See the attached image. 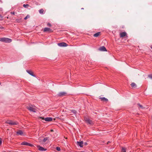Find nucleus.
Listing matches in <instances>:
<instances>
[{
  "mask_svg": "<svg viewBox=\"0 0 152 152\" xmlns=\"http://www.w3.org/2000/svg\"><path fill=\"white\" fill-rule=\"evenodd\" d=\"M0 41L10 43L12 42V39L8 38L3 37L0 38Z\"/></svg>",
  "mask_w": 152,
  "mask_h": 152,
  "instance_id": "obj_1",
  "label": "nucleus"
},
{
  "mask_svg": "<svg viewBox=\"0 0 152 152\" xmlns=\"http://www.w3.org/2000/svg\"><path fill=\"white\" fill-rule=\"evenodd\" d=\"M84 120L85 122L88 124L93 125L94 124L93 122L88 118L85 117Z\"/></svg>",
  "mask_w": 152,
  "mask_h": 152,
  "instance_id": "obj_2",
  "label": "nucleus"
},
{
  "mask_svg": "<svg viewBox=\"0 0 152 152\" xmlns=\"http://www.w3.org/2000/svg\"><path fill=\"white\" fill-rule=\"evenodd\" d=\"M27 109L30 111L33 112H36L35 107L32 105H30L27 107Z\"/></svg>",
  "mask_w": 152,
  "mask_h": 152,
  "instance_id": "obj_3",
  "label": "nucleus"
},
{
  "mask_svg": "<svg viewBox=\"0 0 152 152\" xmlns=\"http://www.w3.org/2000/svg\"><path fill=\"white\" fill-rule=\"evenodd\" d=\"M6 123L11 125H17L18 124L17 122H15L12 121H8L6 122Z\"/></svg>",
  "mask_w": 152,
  "mask_h": 152,
  "instance_id": "obj_4",
  "label": "nucleus"
},
{
  "mask_svg": "<svg viewBox=\"0 0 152 152\" xmlns=\"http://www.w3.org/2000/svg\"><path fill=\"white\" fill-rule=\"evenodd\" d=\"M40 118L42 120H44L46 121H52L53 119L51 117H47L44 118L42 117H41Z\"/></svg>",
  "mask_w": 152,
  "mask_h": 152,
  "instance_id": "obj_5",
  "label": "nucleus"
},
{
  "mask_svg": "<svg viewBox=\"0 0 152 152\" xmlns=\"http://www.w3.org/2000/svg\"><path fill=\"white\" fill-rule=\"evenodd\" d=\"M66 94V93L65 92H59L58 94V96L60 97H62L65 96Z\"/></svg>",
  "mask_w": 152,
  "mask_h": 152,
  "instance_id": "obj_6",
  "label": "nucleus"
},
{
  "mask_svg": "<svg viewBox=\"0 0 152 152\" xmlns=\"http://www.w3.org/2000/svg\"><path fill=\"white\" fill-rule=\"evenodd\" d=\"M49 142V138L48 137H46L43 139V144L47 143Z\"/></svg>",
  "mask_w": 152,
  "mask_h": 152,
  "instance_id": "obj_7",
  "label": "nucleus"
},
{
  "mask_svg": "<svg viewBox=\"0 0 152 152\" xmlns=\"http://www.w3.org/2000/svg\"><path fill=\"white\" fill-rule=\"evenodd\" d=\"M77 145L79 146L80 148H82L83 147V141L80 142H77Z\"/></svg>",
  "mask_w": 152,
  "mask_h": 152,
  "instance_id": "obj_8",
  "label": "nucleus"
},
{
  "mask_svg": "<svg viewBox=\"0 0 152 152\" xmlns=\"http://www.w3.org/2000/svg\"><path fill=\"white\" fill-rule=\"evenodd\" d=\"M58 45L60 47H66L67 46V44L65 42L58 43Z\"/></svg>",
  "mask_w": 152,
  "mask_h": 152,
  "instance_id": "obj_9",
  "label": "nucleus"
},
{
  "mask_svg": "<svg viewBox=\"0 0 152 152\" xmlns=\"http://www.w3.org/2000/svg\"><path fill=\"white\" fill-rule=\"evenodd\" d=\"M38 148L39 151H45L46 150V149L40 146H37Z\"/></svg>",
  "mask_w": 152,
  "mask_h": 152,
  "instance_id": "obj_10",
  "label": "nucleus"
},
{
  "mask_svg": "<svg viewBox=\"0 0 152 152\" xmlns=\"http://www.w3.org/2000/svg\"><path fill=\"white\" fill-rule=\"evenodd\" d=\"M21 144L22 145H27L30 146H32L33 145H32L25 142H22Z\"/></svg>",
  "mask_w": 152,
  "mask_h": 152,
  "instance_id": "obj_11",
  "label": "nucleus"
},
{
  "mask_svg": "<svg viewBox=\"0 0 152 152\" xmlns=\"http://www.w3.org/2000/svg\"><path fill=\"white\" fill-rule=\"evenodd\" d=\"M17 134H18L20 135H24L23 132L21 130H19L18 132H16Z\"/></svg>",
  "mask_w": 152,
  "mask_h": 152,
  "instance_id": "obj_12",
  "label": "nucleus"
},
{
  "mask_svg": "<svg viewBox=\"0 0 152 152\" xmlns=\"http://www.w3.org/2000/svg\"><path fill=\"white\" fill-rule=\"evenodd\" d=\"M99 50L100 51H106V49L105 48V47L104 46H103L102 47H101L99 49Z\"/></svg>",
  "mask_w": 152,
  "mask_h": 152,
  "instance_id": "obj_13",
  "label": "nucleus"
},
{
  "mask_svg": "<svg viewBox=\"0 0 152 152\" xmlns=\"http://www.w3.org/2000/svg\"><path fill=\"white\" fill-rule=\"evenodd\" d=\"M126 35V32H123L120 34V36L121 37H124Z\"/></svg>",
  "mask_w": 152,
  "mask_h": 152,
  "instance_id": "obj_14",
  "label": "nucleus"
},
{
  "mask_svg": "<svg viewBox=\"0 0 152 152\" xmlns=\"http://www.w3.org/2000/svg\"><path fill=\"white\" fill-rule=\"evenodd\" d=\"M26 72H28L29 74L33 76V77H35V76L34 75L33 72L31 71L27 70Z\"/></svg>",
  "mask_w": 152,
  "mask_h": 152,
  "instance_id": "obj_15",
  "label": "nucleus"
},
{
  "mask_svg": "<svg viewBox=\"0 0 152 152\" xmlns=\"http://www.w3.org/2000/svg\"><path fill=\"white\" fill-rule=\"evenodd\" d=\"M51 30V29L48 28H45L44 29V31H50Z\"/></svg>",
  "mask_w": 152,
  "mask_h": 152,
  "instance_id": "obj_16",
  "label": "nucleus"
},
{
  "mask_svg": "<svg viewBox=\"0 0 152 152\" xmlns=\"http://www.w3.org/2000/svg\"><path fill=\"white\" fill-rule=\"evenodd\" d=\"M100 33V32H98L95 34H94V37H98Z\"/></svg>",
  "mask_w": 152,
  "mask_h": 152,
  "instance_id": "obj_17",
  "label": "nucleus"
},
{
  "mask_svg": "<svg viewBox=\"0 0 152 152\" xmlns=\"http://www.w3.org/2000/svg\"><path fill=\"white\" fill-rule=\"evenodd\" d=\"M132 87L133 88H136V85L135 83H132L131 84Z\"/></svg>",
  "mask_w": 152,
  "mask_h": 152,
  "instance_id": "obj_18",
  "label": "nucleus"
},
{
  "mask_svg": "<svg viewBox=\"0 0 152 152\" xmlns=\"http://www.w3.org/2000/svg\"><path fill=\"white\" fill-rule=\"evenodd\" d=\"M100 99H102V100L105 101L106 102H107L108 100L107 99V98H106L104 97H103L102 98H101Z\"/></svg>",
  "mask_w": 152,
  "mask_h": 152,
  "instance_id": "obj_19",
  "label": "nucleus"
},
{
  "mask_svg": "<svg viewBox=\"0 0 152 152\" xmlns=\"http://www.w3.org/2000/svg\"><path fill=\"white\" fill-rule=\"evenodd\" d=\"M39 142L40 144H43V139H39Z\"/></svg>",
  "mask_w": 152,
  "mask_h": 152,
  "instance_id": "obj_20",
  "label": "nucleus"
},
{
  "mask_svg": "<svg viewBox=\"0 0 152 152\" xmlns=\"http://www.w3.org/2000/svg\"><path fill=\"white\" fill-rule=\"evenodd\" d=\"M71 111L74 113L75 115H76L77 114V111L75 110H71Z\"/></svg>",
  "mask_w": 152,
  "mask_h": 152,
  "instance_id": "obj_21",
  "label": "nucleus"
},
{
  "mask_svg": "<svg viewBox=\"0 0 152 152\" xmlns=\"http://www.w3.org/2000/svg\"><path fill=\"white\" fill-rule=\"evenodd\" d=\"M43 12L44 10L42 9L39 10V12L40 14H43Z\"/></svg>",
  "mask_w": 152,
  "mask_h": 152,
  "instance_id": "obj_22",
  "label": "nucleus"
},
{
  "mask_svg": "<svg viewBox=\"0 0 152 152\" xmlns=\"http://www.w3.org/2000/svg\"><path fill=\"white\" fill-rule=\"evenodd\" d=\"M28 6V4H24L23 5V7H24L25 8H27Z\"/></svg>",
  "mask_w": 152,
  "mask_h": 152,
  "instance_id": "obj_23",
  "label": "nucleus"
},
{
  "mask_svg": "<svg viewBox=\"0 0 152 152\" xmlns=\"http://www.w3.org/2000/svg\"><path fill=\"white\" fill-rule=\"evenodd\" d=\"M56 149L58 151H61L60 148L58 147H56Z\"/></svg>",
  "mask_w": 152,
  "mask_h": 152,
  "instance_id": "obj_24",
  "label": "nucleus"
},
{
  "mask_svg": "<svg viewBox=\"0 0 152 152\" xmlns=\"http://www.w3.org/2000/svg\"><path fill=\"white\" fill-rule=\"evenodd\" d=\"M122 152H126V149L124 148H122Z\"/></svg>",
  "mask_w": 152,
  "mask_h": 152,
  "instance_id": "obj_25",
  "label": "nucleus"
},
{
  "mask_svg": "<svg viewBox=\"0 0 152 152\" xmlns=\"http://www.w3.org/2000/svg\"><path fill=\"white\" fill-rule=\"evenodd\" d=\"M138 105H139L140 107L142 109H143L144 108V107H143V106L141 105L140 104H138Z\"/></svg>",
  "mask_w": 152,
  "mask_h": 152,
  "instance_id": "obj_26",
  "label": "nucleus"
},
{
  "mask_svg": "<svg viewBox=\"0 0 152 152\" xmlns=\"http://www.w3.org/2000/svg\"><path fill=\"white\" fill-rule=\"evenodd\" d=\"M29 18V16L28 15H27L25 18H24V19L25 20H26L27 19V18Z\"/></svg>",
  "mask_w": 152,
  "mask_h": 152,
  "instance_id": "obj_27",
  "label": "nucleus"
},
{
  "mask_svg": "<svg viewBox=\"0 0 152 152\" xmlns=\"http://www.w3.org/2000/svg\"><path fill=\"white\" fill-rule=\"evenodd\" d=\"M148 77L151 79H152V74L149 75Z\"/></svg>",
  "mask_w": 152,
  "mask_h": 152,
  "instance_id": "obj_28",
  "label": "nucleus"
},
{
  "mask_svg": "<svg viewBox=\"0 0 152 152\" xmlns=\"http://www.w3.org/2000/svg\"><path fill=\"white\" fill-rule=\"evenodd\" d=\"M47 25L48 26H50V27L51 26V24L50 23H48Z\"/></svg>",
  "mask_w": 152,
  "mask_h": 152,
  "instance_id": "obj_29",
  "label": "nucleus"
},
{
  "mask_svg": "<svg viewBox=\"0 0 152 152\" xmlns=\"http://www.w3.org/2000/svg\"><path fill=\"white\" fill-rule=\"evenodd\" d=\"M2 143V141H1V139L0 138V145H1V144Z\"/></svg>",
  "mask_w": 152,
  "mask_h": 152,
  "instance_id": "obj_30",
  "label": "nucleus"
},
{
  "mask_svg": "<svg viewBox=\"0 0 152 152\" xmlns=\"http://www.w3.org/2000/svg\"><path fill=\"white\" fill-rule=\"evenodd\" d=\"M83 144L85 145H86L88 144L87 142H85L84 143H83Z\"/></svg>",
  "mask_w": 152,
  "mask_h": 152,
  "instance_id": "obj_31",
  "label": "nucleus"
},
{
  "mask_svg": "<svg viewBox=\"0 0 152 152\" xmlns=\"http://www.w3.org/2000/svg\"><path fill=\"white\" fill-rule=\"evenodd\" d=\"M11 14H12V15H15V12H11Z\"/></svg>",
  "mask_w": 152,
  "mask_h": 152,
  "instance_id": "obj_32",
  "label": "nucleus"
},
{
  "mask_svg": "<svg viewBox=\"0 0 152 152\" xmlns=\"http://www.w3.org/2000/svg\"><path fill=\"white\" fill-rule=\"evenodd\" d=\"M0 28L1 29H4V27H0Z\"/></svg>",
  "mask_w": 152,
  "mask_h": 152,
  "instance_id": "obj_33",
  "label": "nucleus"
},
{
  "mask_svg": "<svg viewBox=\"0 0 152 152\" xmlns=\"http://www.w3.org/2000/svg\"><path fill=\"white\" fill-rule=\"evenodd\" d=\"M2 9L1 8H0V11H2Z\"/></svg>",
  "mask_w": 152,
  "mask_h": 152,
  "instance_id": "obj_34",
  "label": "nucleus"
},
{
  "mask_svg": "<svg viewBox=\"0 0 152 152\" xmlns=\"http://www.w3.org/2000/svg\"><path fill=\"white\" fill-rule=\"evenodd\" d=\"M50 132H53V129H51L50 130Z\"/></svg>",
  "mask_w": 152,
  "mask_h": 152,
  "instance_id": "obj_35",
  "label": "nucleus"
},
{
  "mask_svg": "<svg viewBox=\"0 0 152 152\" xmlns=\"http://www.w3.org/2000/svg\"><path fill=\"white\" fill-rule=\"evenodd\" d=\"M0 17H1V18H2V17L1 15V14L0 15Z\"/></svg>",
  "mask_w": 152,
  "mask_h": 152,
  "instance_id": "obj_36",
  "label": "nucleus"
},
{
  "mask_svg": "<svg viewBox=\"0 0 152 152\" xmlns=\"http://www.w3.org/2000/svg\"><path fill=\"white\" fill-rule=\"evenodd\" d=\"M151 48L152 49V45L151 46Z\"/></svg>",
  "mask_w": 152,
  "mask_h": 152,
  "instance_id": "obj_37",
  "label": "nucleus"
},
{
  "mask_svg": "<svg viewBox=\"0 0 152 152\" xmlns=\"http://www.w3.org/2000/svg\"><path fill=\"white\" fill-rule=\"evenodd\" d=\"M110 141H108L107 142V144L108 143H110Z\"/></svg>",
  "mask_w": 152,
  "mask_h": 152,
  "instance_id": "obj_38",
  "label": "nucleus"
},
{
  "mask_svg": "<svg viewBox=\"0 0 152 152\" xmlns=\"http://www.w3.org/2000/svg\"><path fill=\"white\" fill-rule=\"evenodd\" d=\"M81 9L83 10V9H84V8H81Z\"/></svg>",
  "mask_w": 152,
  "mask_h": 152,
  "instance_id": "obj_39",
  "label": "nucleus"
}]
</instances>
